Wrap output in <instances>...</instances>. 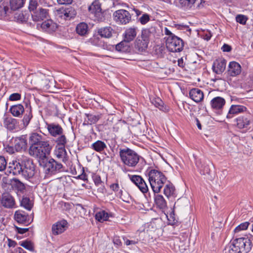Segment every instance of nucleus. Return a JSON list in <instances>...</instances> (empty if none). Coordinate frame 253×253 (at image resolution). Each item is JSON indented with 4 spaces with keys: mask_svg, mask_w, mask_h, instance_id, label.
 I'll use <instances>...</instances> for the list:
<instances>
[{
    "mask_svg": "<svg viewBox=\"0 0 253 253\" xmlns=\"http://www.w3.org/2000/svg\"><path fill=\"white\" fill-rule=\"evenodd\" d=\"M21 206L25 209L31 211L34 206V202L29 198L27 197H23L21 201Z\"/></svg>",
    "mask_w": 253,
    "mask_h": 253,
    "instance_id": "nucleus-40",
    "label": "nucleus"
},
{
    "mask_svg": "<svg viewBox=\"0 0 253 253\" xmlns=\"http://www.w3.org/2000/svg\"><path fill=\"white\" fill-rule=\"evenodd\" d=\"M113 243L118 247H120L122 245V242L120 239L118 237H116L113 239Z\"/></svg>",
    "mask_w": 253,
    "mask_h": 253,
    "instance_id": "nucleus-64",
    "label": "nucleus"
},
{
    "mask_svg": "<svg viewBox=\"0 0 253 253\" xmlns=\"http://www.w3.org/2000/svg\"><path fill=\"white\" fill-rule=\"evenodd\" d=\"M189 96L193 101L198 103L203 99L204 93L199 88H193L189 91Z\"/></svg>",
    "mask_w": 253,
    "mask_h": 253,
    "instance_id": "nucleus-26",
    "label": "nucleus"
},
{
    "mask_svg": "<svg viewBox=\"0 0 253 253\" xmlns=\"http://www.w3.org/2000/svg\"><path fill=\"white\" fill-rule=\"evenodd\" d=\"M249 225L250 223L248 221L242 223L235 228L234 231L235 232H238L241 230H246L248 228Z\"/></svg>",
    "mask_w": 253,
    "mask_h": 253,
    "instance_id": "nucleus-52",
    "label": "nucleus"
},
{
    "mask_svg": "<svg viewBox=\"0 0 253 253\" xmlns=\"http://www.w3.org/2000/svg\"><path fill=\"white\" fill-rule=\"evenodd\" d=\"M15 228L16 229V231L19 233L21 234H23L26 232H27L29 228H20L18 227L17 226H15Z\"/></svg>",
    "mask_w": 253,
    "mask_h": 253,
    "instance_id": "nucleus-61",
    "label": "nucleus"
},
{
    "mask_svg": "<svg viewBox=\"0 0 253 253\" xmlns=\"http://www.w3.org/2000/svg\"><path fill=\"white\" fill-rule=\"evenodd\" d=\"M88 11L92 14L94 15V16L98 20H102L103 16L102 9L101 7V4L97 1H95L88 7Z\"/></svg>",
    "mask_w": 253,
    "mask_h": 253,
    "instance_id": "nucleus-17",
    "label": "nucleus"
},
{
    "mask_svg": "<svg viewBox=\"0 0 253 253\" xmlns=\"http://www.w3.org/2000/svg\"><path fill=\"white\" fill-rule=\"evenodd\" d=\"M7 162L3 156H0V171H2L4 169L6 170Z\"/></svg>",
    "mask_w": 253,
    "mask_h": 253,
    "instance_id": "nucleus-57",
    "label": "nucleus"
},
{
    "mask_svg": "<svg viewBox=\"0 0 253 253\" xmlns=\"http://www.w3.org/2000/svg\"><path fill=\"white\" fill-rule=\"evenodd\" d=\"M37 146V145L31 146L29 150V153L31 156L39 158L40 165H42L43 160L47 158L46 156L50 152H47L45 148L41 147V146Z\"/></svg>",
    "mask_w": 253,
    "mask_h": 253,
    "instance_id": "nucleus-12",
    "label": "nucleus"
},
{
    "mask_svg": "<svg viewBox=\"0 0 253 253\" xmlns=\"http://www.w3.org/2000/svg\"><path fill=\"white\" fill-rule=\"evenodd\" d=\"M84 124L92 125L95 124L101 118V115H93L91 114H85Z\"/></svg>",
    "mask_w": 253,
    "mask_h": 253,
    "instance_id": "nucleus-34",
    "label": "nucleus"
},
{
    "mask_svg": "<svg viewBox=\"0 0 253 253\" xmlns=\"http://www.w3.org/2000/svg\"><path fill=\"white\" fill-rule=\"evenodd\" d=\"M106 148L107 145L105 143L101 140H97L91 145V149L99 153L103 152Z\"/></svg>",
    "mask_w": 253,
    "mask_h": 253,
    "instance_id": "nucleus-35",
    "label": "nucleus"
},
{
    "mask_svg": "<svg viewBox=\"0 0 253 253\" xmlns=\"http://www.w3.org/2000/svg\"><path fill=\"white\" fill-rule=\"evenodd\" d=\"M60 4H68L72 3L73 0H57Z\"/></svg>",
    "mask_w": 253,
    "mask_h": 253,
    "instance_id": "nucleus-63",
    "label": "nucleus"
},
{
    "mask_svg": "<svg viewBox=\"0 0 253 253\" xmlns=\"http://www.w3.org/2000/svg\"><path fill=\"white\" fill-rule=\"evenodd\" d=\"M21 99V94L18 93H14L11 94L9 97L10 101H17Z\"/></svg>",
    "mask_w": 253,
    "mask_h": 253,
    "instance_id": "nucleus-58",
    "label": "nucleus"
},
{
    "mask_svg": "<svg viewBox=\"0 0 253 253\" xmlns=\"http://www.w3.org/2000/svg\"><path fill=\"white\" fill-rule=\"evenodd\" d=\"M225 104V99L221 97L216 96L212 98L210 102L211 106L212 109L220 110Z\"/></svg>",
    "mask_w": 253,
    "mask_h": 253,
    "instance_id": "nucleus-25",
    "label": "nucleus"
},
{
    "mask_svg": "<svg viewBox=\"0 0 253 253\" xmlns=\"http://www.w3.org/2000/svg\"><path fill=\"white\" fill-rule=\"evenodd\" d=\"M88 26L85 23H81L76 27L77 33L81 36L84 35L87 32Z\"/></svg>",
    "mask_w": 253,
    "mask_h": 253,
    "instance_id": "nucleus-46",
    "label": "nucleus"
},
{
    "mask_svg": "<svg viewBox=\"0 0 253 253\" xmlns=\"http://www.w3.org/2000/svg\"><path fill=\"white\" fill-rule=\"evenodd\" d=\"M131 181L143 193H146L148 191V187L143 178L138 175L128 174Z\"/></svg>",
    "mask_w": 253,
    "mask_h": 253,
    "instance_id": "nucleus-14",
    "label": "nucleus"
},
{
    "mask_svg": "<svg viewBox=\"0 0 253 253\" xmlns=\"http://www.w3.org/2000/svg\"><path fill=\"white\" fill-rule=\"evenodd\" d=\"M55 15L57 17L63 18L65 20H67L66 15H65V9L63 8L57 10L55 13Z\"/></svg>",
    "mask_w": 253,
    "mask_h": 253,
    "instance_id": "nucleus-55",
    "label": "nucleus"
},
{
    "mask_svg": "<svg viewBox=\"0 0 253 253\" xmlns=\"http://www.w3.org/2000/svg\"><path fill=\"white\" fill-rule=\"evenodd\" d=\"M25 0H10V6L13 10H16L23 6Z\"/></svg>",
    "mask_w": 253,
    "mask_h": 253,
    "instance_id": "nucleus-43",
    "label": "nucleus"
},
{
    "mask_svg": "<svg viewBox=\"0 0 253 253\" xmlns=\"http://www.w3.org/2000/svg\"><path fill=\"white\" fill-rule=\"evenodd\" d=\"M195 164L201 174L205 175L210 173L211 170L209 166L203 163L201 159H196Z\"/></svg>",
    "mask_w": 253,
    "mask_h": 253,
    "instance_id": "nucleus-31",
    "label": "nucleus"
},
{
    "mask_svg": "<svg viewBox=\"0 0 253 253\" xmlns=\"http://www.w3.org/2000/svg\"><path fill=\"white\" fill-rule=\"evenodd\" d=\"M14 146L15 151L17 152L25 150L27 147L26 137L22 135L20 137H16L14 139Z\"/></svg>",
    "mask_w": 253,
    "mask_h": 253,
    "instance_id": "nucleus-19",
    "label": "nucleus"
},
{
    "mask_svg": "<svg viewBox=\"0 0 253 253\" xmlns=\"http://www.w3.org/2000/svg\"><path fill=\"white\" fill-rule=\"evenodd\" d=\"M129 11L121 9L115 11L113 14L114 20L118 24L126 25L131 21V15Z\"/></svg>",
    "mask_w": 253,
    "mask_h": 253,
    "instance_id": "nucleus-9",
    "label": "nucleus"
},
{
    "mask_svg": "<svg viewBox=\"0 0 253 253\" xmlns=\"http://www.w3.org/2000/svg\"><path fill=\"white\" fill-rule=\"evenodd\" d=\"M38 4L36 0H30L29 9L32 13L38 9Z\"/></svg>",
    "mask_w": 253,
    "mask_h": 253,
    "instance_id": "nucleus-54",
    "label": "nucleus"
},
{
    "mask_svg": "<svg viewBox=\"0 0 253 253\" xmlns=\"http://www.w3.org/2000/svg\"><path fill=\"white\" fill-rule=\"evenodd\" d=\"M110 187L114 192L119 191V195L120 198L121 199H122L124 202H126L127 203L129 202L128 200L124 199L123 198V197H122L123 196V191L122 190H119L120 187H119V184L118 183L112 184L110 185Z\"/></svg>",
    "mask_w": 253,
    "mask_h": 253,
    "instance_id": "nucleus-48",
    "label": "nucleus"
},
{
    "mask_svg": "<svg viewBox=\"0 0 253 253\" xmlns=\"http://www.w3.org/2000/svg\"><path fill=\"white\" fill-rule=\"evenodd\" d=\"M14 18L18 22H26L27 20V17L22 12H16L14 14Z\"/></svg>",
    "mask_w": 253,
    "mask_h": 253,
    "instance_id": "nucleus-50",
    "label": "nucleus"
},
{
    "mask_svg": "<svg viewBox=\"0 0 253 253\" xmlns=\"http://www.w3.org/2000/svg\"><path fill=\"white\" fill-rule=\"evenodd\" d=\"M9 111L14 117L21 118L25 112V109L22 104H17L11 106Z\"/></svg>",
    "mask_w": 253,
    "mask_h": 253,
    "instance_id": "nucleus-29",
    "label": "nucleus"
},
{
    "mask_svg": "<svg viewBox=\"0 0 253 253\" xmlns=\"http://www.w3.org/2000/svg\"><path fill=\"white\" fill-rule=\"evenodd\" d=\"M128 42L125 40L123 42H121L120 43L117 44L115 46H114V48L119 52H125L128 50L129 46L128 45Z\"/></svg>",
    "mask_w": 253,
    "mask_h": 253,
    "instance_id": "nucleus-41",
    "label": "nucleus"
},
{
    "mask_svg": "<svg viewBox=\"0 0 253 253\" xmlns=\"http://www.w3.org/2000/svg\"><path fill=\"white\" fill-rule=\"evenodd\" d=\"M18 120L11 117H6L3 120L4 126L10 130L15 129L18 125Z\"/></svg>",
    "mask_w": 253,
    "mask_h": 253,
    "instance_id": "nucleus-30",
    "label": "nucleus"
},
{
    "mask_svg": "<svg viewBox=\"0 0 253 253\" xmlns=\"http://www.w3.org/2000/svg\"><path fill=\"white\" fill-rule=\"evenodd\" d=\"M12 186L16 189L18 191L23 192L25 189V185L19 180L13 178L11 181Z\"/></svg>",
    "mask_w": 253,
    "mask_h": 253,
    "instance_id": "nucleus-44",
    "label": "nucleus"
},
{
    "mask_svg": "<svg viewBox=\"0 0 253 253\" xmlns=\"http://www.w3.org/2000/svg\"><path fill=\"white\" fill-rule=\"evenodd\" d=\"M32 118V109L30 108L25 111V114L22 119V122L24 127H26L28 126Z\"/></svg>",
    "mask_w": 253,
    "mask_h": 253,
    "instance_id": "nucleus-39",
    "label": "nucleus"
},
{
    "mask_svg": "<svg viewBox=\"0 0 253 253\" xmlns=\"http://www.w3.org/2000/svg\"><path fill=\"white\" fill-rule=\"evenodd\" d=\"M68 222L65 219L58 221L53 224L52 226V232L53 235H57L64 232L67 228Z\"/></svg>",
    "mask_w": 253,
    "mask_h": 253,
    "instance_id": "nucleus-18",
    "label": "nucleus"
},
{
    "mask_svg": "<svg viewBox=\"0 0 253 253\" xmlns=\"http://www.w3.org/2000/svg\"><path fill=\"white\" fill-rule=\"evenodd\" d=\"M247 20V17L244 15L239 14L237 15L236 17V20L237 22L239 23L240 24L242 25H245L246 24Z\"/></svg>",
    "mask_w": 253,
    "mask_h": 253,
    "instance_id": "nucleus-53",
    "label": "nucleus"
},
{
    "mask_svg": "<svg viewBox=\"0 0 253 253\" xmlns=\"http://www.w3.org/2000/svg\"><path fill=\"white\" fill-rule=\"evenodd\" d=\"M226 61L224 59H218L215 60L212 64L213 71L217 74H222L226 68Z\"/></svg>",
    "mask_w": 253,
    "mask_h": 253,
    "instance_id": "nucleus-21",
    "label": "nucleus"
},
{
    "mask_svg": "<svg viewBox=\"0 0 253 253\" xmlns=\"http://www.w3.org/2000/svg\"><path fill=\"white\" fill-rule=\"evenodd\" d=\"M31 15L34 21L43 20L48 17V9L39 7L38 9L31 13Z\"/></svg>",
    "mask_w": 253,
    "mask_h": 253,
    "instance_id": "nucleus-16",
    "label": "nucleus"
},
{
    "mask_svg": "<svg viewBox=\"0 0 253 253\" xmlns=\"http://www.w3.org/2000/svg\"><path fill=\"white\" fill-rule=\"evenodd\" d=\"M155 203L160 209H165L167 208V202L163 196L158 194L155 196Z\"/></svg>",
    "mask_w": 253,
    "mask_h": 253,
    "instance_id": "nucleus-37",
    "label": "nucleus"
},
{
    "mask_svg": "<svg viewBox=\"0 0 253 253\" xmlns=\"http://www.w3.org/2000/svg\"><path fill=\"white\" fill-rule=\"evenodd\" d=\"M138 29L136 27H131L126 29L125 34V40L127 42L132 41L136 37Z\"/></svg>",
    "mask_w": 253,
    "mask_h": 253,
    "instance_id": "nucleus-28",
    "label": "nucleus"
},
{
    "mask_svg": "<svg viewBox=\"0 0 253 253\" xmlns=\"http://www.w3.org/2000/svg\"><path fill=\"white\" fill-rule=\"evenodd\" d=\"M150 20V16L147 13H143L138 19V21L142 25H145Z\"/></svg>",
    "mask_w": 253,
    "mask_h": 253,
    "instance_id": "nucleus-51",
    "label": "nucleus"
},
{
    "mask_svg": "<svg viewBox=\"0 0 253 253\" xmlns=\"http://www.w3.org/2000/svg\"><path fill=\"white\" fill-rule=\"evenodd\" d=\"M64 9L67 20L74 18L77 14L75 8L71 6H69Z\"/></svg>",
    "mask_w": 253,
    "mask_h": 253,
    "instance_id": "nucleus-47",
    "label": "nucleus"
},
{
    "mask_svg": "<svg viewBox=\"0 0 253 253\" xmlns=\"http://www.w3.org/2000/svg\"><path fill=\"white\" fill-rule=\"evenodd\" d=\"M166 44L168 49L172 52L181 51L184 46L182 40L177 36L167 39Z\"/></svg>",
    "mask_w": 253,
    "mask_h": 253,
    "instance_id": "nucleus-10",
    "label": "nucleus"
},
{
    "mask_svg": "<svg viewBox=\"0 0 253 253\" xmlns=\"http://www.w3.org/2000/svg\"><path fill=\"white\" fill-rule=\"evenodd\" d=\"M21 163V175L26 179L33 177L35 174V168L32 160L27 157H23Z\"/></svg>",
    "mask_w": 253,
    "mask_h": 253,
    "instance_id": "nucleus-8",
    "label": "nucleus"
},
{
    "mask_svg": "<svg viewBox=\"0 0 253 253\" xmlns=\"http://www.w3.org/2000/svg\"><path fill=\"white\" fill-rule=\"evenodd\" d=\"M252 244L248 237L236 239L229 243L224 249V253H247L252 249Z\"/></svg>",
    "mask_w": 253,
    "mask_h": 253,
    "instance_id": "nucleus-1",
    "label": "nucleus"
},
{
    "mask_svg": "<svg viewBox=\"0 0 253 253\" xmlns=\"http://www.w3.org/2000/svg\"><path fill=\"white\" fill-rule=\"evenodd\" d=\"M29 143L31 146H41L45 148L47 152H50L51 146L49 145L48 141L41 134L37 132H33L29 137Z\"/></svg>",
    "mask_w": 253,
    "mask_h": 253,
    "instance_id": "nucleus-7",
    "label": "nucleus"
},
{
    "mask_svg": "<svg viewBox=\"0 0 253 253\" xmlns=\"http://www.w3.org/2000/svg\"><path fill=\"white\" fill-rule=\"evenodd\" d=\"M246 111L247 108L244 106L240 105H232L230 107V108L227 115V118L231 119L233 118L234 115L246 112Z\"/></svg>",
    "mask_w": 253,
    "mask_h": 253,
    "instance_id": "nucleus-23",
    "label": "nucleus"
},
{
    "mask_svg": "<svg viewBox=\"0 0 253 253\" xmlns=\"http://www.w3.org/2000/svg\"><path fill=\"white\" fill-rule=\"evenodd\" d=\"M119 155L123 163L129 167H135L139 161L140 156L128 148L120 149Z\"/></svg>",
    "mask_w": 253,
    "mask_h": 253,
    "instance_id": "nucleus-3",
    "label": "nucleus"
},
{
    "mask_svg": "<svg viewBox=\"0 0 253 253\" xmlns=\"http://www.w3.org/2000/svg\"><path fill=\"white\" fill-rule=\"evenodd\" d=\"M42 163L45 172L48 175H54L62 171L63 167L62 164L53 158L44 159Z\"/></svg>",
    "mask_w": 253,
    "mask_h": 253,
    "instance_id": "nucleus-6",
    "label": "nucleus"
},
{
    "mask_svg": "<svg viewBox=\"0 0 253 253\" xmlns=\"http://www.w3.org/2000/svg\"><path fill=\"white\" fill-rule=\"evenodd\" d=\"M45 127L49 134L51 136L56 138L55 143L62 144L66 141H68L66 136L64 134V130L60 125L56 123H46Z\"/></svg>",
    "mask_w": 253,
    "mask_h": 253,
    "instance_id": "nucleus-4",
    "label": "nucleus"
},
{
    "mask_svg": "<svg viewBox=\"0 0 253 253\" xmlns=\"http://www.w3.org/2000/svg\"><path fill=\"white\" fill-rule=\"evenodd\" d=\"M151 32L149 29H143L140 36L138 37L135 42V48L139 52L146 50L150 42Z\"/></svg>",
    "mask_w": 253,
    "mask_h": 253,
    "instance_id": "nucleus-5",
    "label": "nucleus"
},
{
    "mask_svg": "<svg viewBox=\"0 0 253 253\" xmlns=\"http://www.w3.org/2000/svg\"><path fill=\"white\" fill-rule=\"evenodd\" d=\"M67 142L68 141H66L62 144L56 143V146L54 151V155L63 162H66L68 160L67 153L65 149V145Z\"/></svg>",
    "mask_w": 253,
    "mask_h": 253,
    "instance_id": "nucleus-15",
    "label": "nucleus"
},
{
    "mask_svg": "<svg viewBox=\"0 0 253 253\" xmlns=\"http://www.w3.org/2000/svg\"><path fill=\"white\" fill-rule=\"evenodd\" d=\"M20 245L25 249L32 252L34 251V245L32 242L30 241H24L20 243Z\"/></svg>",
    "mask_w": 253,
    "mask_h": 253,
    "instance_id": "nucleus-49",
    "label": "nucleus"
},
{
    "mask_svg": "<svg viewBox=\"0 0 253 253\" xmlns=\"http://www.w3.org/2000/svg\"><path fill=\"white\" fill-rule=\"evenodd\" d=\"M22 158L18 159L17 160L13 161L8 164V166L6 169L5 173L7 175L12 174L13 175H17L21 174L22 171L21 161Z\"/></svg>",
    "mask_w": 253,
    "mask_h": 253,
    "instance_id": "nucleus-13",
    "label": "nucleus"
},
{
    "mask_svg": "<svg viewBox=\"0 0 253 253\" xmlns=\"http://www.w3.org/2000/svg\"><path fill=\"white\" fill-rule=\"evenodd\" d=\"M123 240L124 241L125 244L126 246L136 245L139 242V240L138 239L134 240H129L126 237H123Z\"/></svg>",
    "mask_w": 253,
    "mask_h": 253,
    "instance_id": "nucleus-56",
    "label": "nucleus"
},
{
    "mask_svg": "<svg viewBox=\"0 0 253 253\" xmlns=\"http://www.w3.org/2000/svg\"><path fill=\"white\" fill-rule=\"evenodd\" d=\"M90 42L93 45L100 47L104 49L112 50L114 49V45L108 44L98 37H93L90 39Z\"/></svg>",
    "mask_w": 253,
    "mask_h": 253,
    "instance_id": "nucleus-22",
    "label": "nucleus"
},
{
    "mask_svg": "<svg viewBox=\"0 0 253 253\" xmlns=\"http://www.w3.org/2000/svg\"><path fill=\"white\" fill-rule=\"evenodd\" d=\"M241 72V66L237 62L232 61L230 62L228 66V74L232 77H235Z\"/></svg>",
    "mask_w": 253,
    "mask_h": 253,
    "instance_id": "nucleus-24",
    "label": "nucleus"
},
{
    "mask_svg": "<svg viewBox=\"0 0 253 253\" xmlns=\"http://www.w3.org/2000/svg\"><path fill=\"white\" fill-rule=\"evenodd\" d=\"M112 216L111 213H109L104 210H100L95 213V218L100 222H103L108 220L110 217Z\"/></svg>",
    "mask_w": 253,
    "mask_h": 253,
    "instance_id": "nucleus-33",
    "label": "nucleus"
},
{
    "mask_svg": "<svg viewBox=\"0 0 253 253\" xmlns=\"http://www.w3.org/2000/svg\"><path fill=\"white\" fill-rule=\"evenodd\" d=\"M1 203L4 208L8 209L13 208L15 204L14 198L8 193L2 195Z\"/></svg>",
    "mask_w": 253,
    "mask_h": 253,
    "instance_id": "nucleus-20",
    "label": "nucleus"
},
{
    "mask_svg": "<svg viewBox=\"0 0 253 253\" xmlns=\"http://www.w3.org/2000/svg\"><path fill=\"white\" fill-rule=\"evenodd\" d=\"M41 4L44 6H50L52 5V0H40Z\"/></svg>",
    "mask_w": 253,
    "mask_h": 253,
    "instance_id": "nucleus-60",
    "label": "nucleus"
},
{
    "mask_svg": "<svg viewBox=\"0 0 253 253\" xmlns=\"http://www.w3.org/2000/svg\"><path fill=\"white\" fill-rule=\"evenodd\" d=\"M147 176L153 191L159 193L166 182L167 177L162 172L155 169L147 171Z\"/></svg>",
    "mask_w": 253,
    "mask_h": 253,
    "instance_id": "nucleus-2",
    "label": "nucleus"
},
{
    "mask_svg": "<svg viewBox=\"0 0 253 253\" xmlns=\"http://www.w3.org/2000/svg\"><path fill=\"white\" fill-rule=\"evenodd\" d=\"M14 219L19 223L27 226L30 224L33 221L34 213L29 215L24 211H16L14 213Z\"/></svg>",
    "mask_w": 253,
    "mask_h": 253,
    "instance_id": "nucleus-11",
    "label": "nucleus"
},
{
    "mask_svg": "<svg viewBox=\"0 0 253 253\" xmlns=\"http://www.w3.org/2000/svg\"><path fill=\"white\" fill-rule=\"evenodd\" d=\"M196 0H179V4L181 7L185 9H190L194 7V4Z\"/></svg>",
    "mask_w": 253,
    "mask_h": 253,
    "instance_id": "nucleus-42",
    "label": "nucleus"
},
{
    "mask_svg": "<svg viewBox=\"0 0 253 253\" xmlns=\"http://www.w3.org/2000/svg\"><path fill=\"white\" fill-rule=\"evenodd\" d=\"M42 30L48 33L54 32L57 28V25L51 20H47L41 25Z\"/></svg>",
    "mask_w": 253,
    "mask_h": 253,
    "instance_id": "nucleus-27",
    "label": "nucleus"
},
{
    "mask_svg": "<svg viewBox=\"0 0 253 253\" xmlns=\"http://www.w3.org/2000/svg\"><path fill=\"white\" fill-rule=\"evenodd\" d=\"M164 33H165V34L167 36L166 37H165V39L167 40V39H168L169 38H170L171 37H175L176 36H175L173 34H172L170 31L167 27H165V29H164Z\"/></svg>",
    "mask_w": 253,
    "mask_h": 253,
    "instance_id": "nucleus-59",
    "label": "nucleus"
},
{
    "mask_svg": "<svg viewBox=\"0 0 253 253\" xmlns=\"http://www.w3.org/2000/svg\"><path fill=\"white\" fill-rule=\"evenodd\" d=\"M237 126L242 129L246 128L250 124V120L249 118L244 116H239L236 119Z\"/></svg>",
    "mask_w": 253,
    "mask_h": 253,
    "instance_id": "nucleus-32",
    "label": "nucleus"
},
{
    "mask_svg": "<svg viewBox=\"0 0 253 253\" xmlns=\"http://www.w3.org/2000/svg\"><path fill=\"white\" fill-rule=\"evenodd\" d=\"M113 31L111 27H105L99 28L97 32L101 37L110 38L112 37Z\"/></svg>",
    "mask_w": 253,
    "mask_h": 253,
    "instance_id": "nucleus-36",
    "label": "nucleus"
},
{
    "mask_svg": "<svg viewBox=\"0 0 253 253\" xmlns=\"http://www.w3.org/2000/svg\"><path fill=\"white\" fill-rule=\"evenodd\" d=\"M175 187L171 183L167 184L164 189V193L168 198L173 197L174 195Z\"/></svg>",
    "mask_w": 253,
    "mask_h": 253,
    "instance_id": "nucleus-38",
    "label": "nucleus"
},
{
    "mask_svg": "<svg viewBox=\"0 0 253 253\" xmlns=\"http://www.w3.org/2000/svg\"><path fill=\"white\" fill-rule=\"evenodd\" d=\"M152 103L154 104L156 107L158 108L160 110L164 112L168 111L166 106L164 105L163 101L159 97L153 99L152 100Z\"/></svg>",
    "mask_w": 253,
    "mask_h": 253,
    "instance_id": "nucleus-45",
    "label": "nucleus"
},
{
    "mask_svg": "<svg viewBox=\"0 0 253 253\" xmlns=\"http://www.w3.org/2000/svg\"><path fill=\"white\" fill-rule=\"evenodd\" d=\"M221 49L224 52H229L231 50V46L227 44H224Z\"/></svg>",
    "mask_w": 253,
    "mask_h": 253,
    "instance_id": "nucleus-62",
    "label": "nucleus"
}]
</instances>
